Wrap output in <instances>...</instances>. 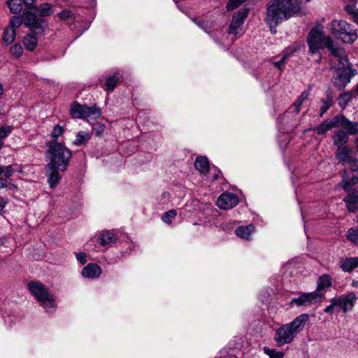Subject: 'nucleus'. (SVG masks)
Masks as SVG:
<instances>
[{
	"mask_svg": "<svg viewBox=\"0 0 358 358\" xmlns=\"http://www.w3.org/2000/svg\"><path fill=\"white\" fill-rule=\"evenodd\" d=\"M301 6L299 0H270L266 6L265 22L272 33L276 32V27L282 21L299 14Z\"/></svg>",
	"mask_w": 358,
	"mask_h": 358,
	"instance_id": "nucleus-1",
	"label": "nucleus"
},
{
	"mask_svg": "<svg viewBox=\"0 0 358 358\" xmlns=\"http://www.w3.org/2000/svg\"><path fill=\"white\" fill-rule=\"evenodd\" d=\"M309 316L304 313L297 316L293 321L285 324L277 329L274 334V341L278 346H282L291 343L297 334L305 327L308 321Z\"/></svg>",
	"mask_w": 358,
	"mask_h": 358,
	"instance_id": "nucleus-2",
	"label": "nucleus"
},
{
	"mask_svg": "<svg viewBox=\"0 0 358 358\" xmlns=\"http://www.w3.org/2000/svg\"><path fill=\"white\" fill-rule=\"evenodd\" d=\"M46 145L49 149L45 152V155L50 159L47 169L66 170L72 156L71 151L64 144L58 142L48 141Z\"/></svg>",
	"mask_w": 358,
	"mask_h": 358,
	"instance_id": "nucleus-3",
	"label": "nucleus"
},
{
	"mask_svg": "<svg viewBox=\"0 0 358 358\" xmlns=\"http://www.w3.org/2000/svg\"><path fill=\"white\" fill-rule=\"evenodd\" d=\"M27 287L34 298L40 302L46 312L52 313L55 310L57 304L52 295L50 294L48 289L41 282L31 281Z\"/></svg>",
	"mask_w": 358,
	"mask_h": 358,
	"instance_id": "nucleus-4",
	"label": "nucleus"
},
{
	"mask_svg": "<svg viewBox=\"0 0 358 358\" xmlns=\"http://www.w3.org/2000/svg\"><path fill=\"white\" fill-rule=\"evenodd\" d=\"M331 69L334 70L335 75L333 78L334 85L338 89H343L350 82L352 78L357 74V71L352 69L350 64L347 65L336 66L332 62Z\"/></svg>",
	"mask_w": 358,
	"mask_h": 358,
	"instance_id": "nucleus-5",
	"label": "nucleus"
},
{
	"mask_svg": "<svg viewBox=\"0 0 358 358\" xmlns=\"http://www.w3.org/2000/svg\"><path fill=\"white\" fill-rule=\"evenodd\" d=\"M331 29V33L338 36L344 43H353L357 38L356 29L344 20H333Z\"/></svg>",
	"mask_w": 358,
	"mask_h": 358,
	"instance_id": "nucleus-6",
	"label": "nucleus"
},
{
	"mask_svg": "<svg viewBox=\"0 0 358 358\" xmlns=\"http://www.w3.org/2000/svg\"><path fill=\"white\" fill-rule=\"evenodd\" d=\"M24 15V24L29 28L31 34L36 36H43L48 29V23L41 17H38L36 13L31 11V9H25L23 12Z\"/></svg>",
	"mask_w": 358,
	"mask_h": 358,
	"instance_id": "nucleus-7",
	"label": "nucleus"
},
{
	"mask_svg": "<svg viewBox=\"0 0 358 358\" xmlns=\"http://www.w3.org/2000/svg\"><path fill=\"white\" fill-rule=\"evenodd\" d=\"M71 114L74 118L96 120L101 115V110L98 107L94 106L92 107L78 103H73L71 108Z\"/></svg>",
	"mask_w": 358,
	"mask_h": 358,
	"instance_id": "nucleus-8",
	"label": "nucleus"
},
{
	"mask_svg": "<svg viewBox=\"0 0 358 358\" xmlns=\"http://www.w3.org/2000/svg\"><path fill=\"white\" fill-rule=\"evenodd\" d=\"M328 38H331V37L326 36L322 31L313 28L308 34L307 40L309 52L311 54H315L320 49L324 47L327 48Z\"/></svg>",
	"mask_w": 358,
	"mask_h": 358,
	"instance_id": "nucleus-9",
	"label": "nucleus"
},
{
	"mask_svg": "<svg viewBox=\"0 0 358 358\" xmlns=\"http://www.w3.org/2000/svg\"><path fill=\"white\" fill-rule=\"evenodd\" d=\"M327 43V48L330 51L331 55L334 57V59L331 61V65L333 62L336 63V66H343V65L349 64L346 52L344 49L335 47L331 38H328Z\"/></svg>",
	"mask_w": 358,
	"mask_h": 358,
	"instance_id": "nucleus-10",
	"label": "nucleus"
},
{
	"mask_svg": "<svg viewBox=\"0 0 358 358\" xmlns=\"http://www.w3.org/2000/svg\"><path fill=\"white\" fill-rule=\"evenodd\" d=\"M322 294L317 292L304 293L298 298H294L290 301L292 306H307L320 301Z\"/></svg>",
	"mask_w": 358,
	"mask_h": 358,
	"instance_id": "nucleus-11",
	"label": "nucleus"
},
{
	"mask_svg": "<svg viewBox=\"0 0 358 358\" xmlns=\"http://www.w3.org/2000/svg\"><path fill=\"white\" fill-rule=\"evenodd\" d=\"M357 300L356 294L354 292L343 294L338 297L332 298L330 301L334 304L338 305L343 312L346 313L351 310Z\"/></svg>",
	"mask_w": 358,
	"mask_h": 358,
	"instance_id": "nucleus-12",
	"label": "nucleus"
},
{
	"mask_svg": "<svg viewBox=\"0 0 358 358\" xmlns=\"http://www.w3.org/2000/svg\"><path fill=\"white\" fill-rule=\"evenodd\" d=\"M310 92V90L303 91L299 97L289 106L287 112L279 118V120L281 122L285 121L289 115H292V116L297 115L301 110L302 103L309 97Z\"/></svg>",
	"mask_w": 358,
	"mask_h": 358,
	"instance_id": "nucleus-13",
	"label": "nucleus"
},
{
	"mask_svg": "<svg viewBox=\"0 0 358 358\" xmlns=\"http://www.w3.org/2000/svg\"><path fill=\"white\" fill-rule=\"evenodd\" d=\"M238 203V196L231 192L222 193L217 200V206L224 210L234 208Z\"/></svg>",
	"mask_w": 358,
	"mask_h": 358,
	"instance_id": "nucleus-14",
	"label": "nucleus"
},
{
	"mask_svg": "<svg viewBox=\"0 0 358 358\" xmlns=\"http://www.w3.org/2000/svg\"><path fill=\"white\" fill-rule=\"evenodd\" d=\"M336 118H338V127H342L346 130L347 134L354 135L358 133V124L356 122H352L348 120L343 115H336Z\"/></svg>",
	"mask_w": 358,
	"mask_h": 358,
	"instance_id": "nucleus-15",
	"label": "nucleus"
},
{
	"mask_svg": "<svg viewBox=\"0 0 358 358\" xmlns=\"http://www.w3.org/2000/svg\"><path fill=\"white\" fill-rule=\"evenodd\" d=\"M352 171H356L357 174L353 176L351 180L343 181L342 186L345 191L348 192L351 185H355L358 180V159L353 157L348 163Z\"/></svg>",
	"mask_w": 358,
	"mask_h": 358,
	"instance_id": "nucleus-16",
	"label": "nucleus"
},
{
	"mask_svg": "<svg viewBox=\"0 0 358 358\" xmlns=\"http://www.w3.org/2000/svg\"><path fill=\"white\" fill-rule=\"evenodd\" d=\"M81 274L84 278H96L101 275V268L97 264L90 263L83 268Z\"/></svg>",
	"mask_w": 358,
	"mask_h": 358,
	"instance_id": "nucleus-17",
	"label": "nucleus"
},
{
	"mask_svg": "<svg viewBox=\"0 0 358 358\" xmlns=\"http://www.w3.org/2000/svg\"><path fill=\"white\" fill-rule=\"evenodd\" d=\"M353 157L352 150L349 146H344V148L336 150V158L343 165L347 164Z\"/></svg>",
	"mask_w": 358,
	"mask_h": 358,
	"instance_id": "nucleus-18",
	"label": "nucleus"
},
{
	"mask_svg": "<svg viewBox=\"0 0 358 358\" xmlns=\"http://www.w3.org/2000/svg\"><path fill=\"white\" fill-rule=\"evenodd\" d=\"M33 13H36L41 18L50 16L54 13L53 6L48 2L40 3L38 6H32Z\"/></svg>",
	"mask_w": 358,
	"mask_h": 358,
	"instance_id": "nucleus-19",
	"label": "nucleus"
},
{
	"mask_svg": "<svg viewBox=\"0 0 358 358\" xmlns=\"http://www.w3.org/2000/svg\"><path fill=\"white\" fill-rule=\"evenodd\" d=\"M339 266L345 272H351L358 267V257L341 258L339 260Z\"/></svg>",
	"mask_w": 358,
	"mask_h": 358,
	"instance_id": "nucleus-20",
	"label": "nucleus"
},
{
	"mask_svg": "<svg viewBox=\"0 0 358 358\" xmlns=\"http://www.w3.org/2000/svg\"><path fill=\"white\" fill-rule=\"evenodd\" d=\"M334 145L338 148L347 146L346 143L349 141V136L343 130H338L332 136Z\"/></svg>",
	"mask_w": 358,
	"mask_h": 358,
	"instance_id": "nucleus-21",
	"label": "nucleus"
},
{
	"mask_svg": "<svg viewBox=\"0 0 358 358\" xmlns=\"http://www.w3.org/2000/svg\"><path fill=\"white\" fill-rule=\"evenodd\" d=\"M337 122L338 118H336V116L330 120L324 121L316 128L317 134L323 135L331 129L338 127Z\"/></svg>",
	"mask_w": 358,
	"mask_h": 358,
	"instance_id": "nucleus-22",
	"label": "nucleus"
},
{
	"mask_svg": "<svg viewBox=\"0 0 358 358\" xmlns=\"http://www.w3.org/2000/svg\"><path fill=\"white\" fill-rule=\"evenodd\" d=\"M255 231V226L253 224H248L247 226H240L236 228V234L241 238L250 241L251 235Z\"/></svg>",
	"mask_w": 358,
	"mask_h": 358,
	"instance_id": "nucleus-23",
	"label": "nucleus"
},
{
	"mask_svg": "<svg viewBox=\"0 0 358 358\" xmlns=\"http://www.w3.org/2000/svg\"><path fill=\"white\" fill-rule=\"evenodd\" d=\"M343 201L346 203L348 211L355 213L358 209V192H354L349 194Z\"/></svg>",
	"mask_w": 358,
	"mask_h": 358,
	"instance_id": "nucleus-24",
	"label": "nucleus"
},
{
	"mask_svg": "<svg viewBox=\"0 0 358 358\" xmlns=\"http://www.w3.org/2000/svg\"><path fill=\"white\" fill-rule=\"evenodd\" d=\"M343 2L345 10L353 17L356 23H358V9L356 8L358 0H343Z\"/></svg>",
	"mask_w": 358,
	"mask_h": 358,
	"instance_id": "nucleus-25",
	"label": "nucleus"
},
{
	"mask_svg": "<svg viewBox=\"0 0 358 358\" xmlns=\"http://www.w3.org/2000/svg\"><path fill=\"white\" fill-rule=\"evenodd\" d=\"M59 169H48V182L51 188H53L59 183L61 176L59 173Z\"/></svg>",
	"mask_w": 358,
	"mask_h": 358,
	"instance_id": "nucleus-26",
	"label": "nucleus"
},
{
	"mask_svg": "<svg viewBox=\"0 0 358 358\" xmlns=\"http://www.w3.org/2000/svg\"><path fill=\"white\" fill-rule=\"evenodd\" d=\"M117 239L115 234L110 231H105L100 234L98 241L101 245H106L114 243Z\"/></svg>",
	"mask_w": 358,
	"mask_h": 358,
	"instance_id": "nucleus-27",
	"label": "nucleus"
},
{
	"mask_svg": "<svg viewBox=\"0 0 358 358\" xmlns=\"http://www.w3.org/2000/svg\"><path fill=\"white\" fill-rule=\"evenodd\" d=\"M194 167L201 173H206L209 170V162L206 157H198L194 162Z\"/></svg>",
	"mask_w": 358,
	"mask_h": 358,
	"instance_id": "nucleus-28",
	"label": "nucleus"
},
{
	"mask_svg": "<svg viewBox=\"0 0 358 358\" xmlns=\"http://www.w3.org/2000/svg\"><path fill=\"white\" fill-rule=\"evenodd\" d=\"M38 36L30 33L24 37L23 44L27 50H34L35 49L38 43Z\"/></svg>",
	"mask_w": 358,
	"mask_h": 358,
	"instance_id": "nucleus-29",
	"label": "nucleus"
},
{
	"mask_svg": "<svg viewBox=\"0 0 358 358\" xmlns=\"http://www.w3.org/2000/svg\"><path fill=\"white\" fill-rule=\"evenodd\" d=\"M90 138L91 135L89 132L80 131L76 134V139L73 141V144L80 146L87 143Z\"/></svg>",
	"mask_w": 358,
	"mask_h": 358,
	"instance_id": "nucleus-30",
	"label": "nucleus"
},
{
	"mask_svg": "<svg viewBox=\"0 0 358 358\" xmlns=\"http://www.w3.org/2000/svg\"><path fill=\"white\" fill-rule=\"evenodd\" d=\"M10 13L13 14H19L22 10V0H7L6 2Z\"/></svg>",
	"mask_w": 358,
	"mask_h": 358,
	"instance_id": "nucleus-31",
	"label": "nucleus"
},
{
	"mask_svg": "<svg viewBox=\"0 0 358 358\" xmlns=\"http://www.w3.org/2000/svg\"><path fill=\"white\" fill-rule=\"evenodd\" d=\"M322 106L320 110V116H322L327 110L332 106L333 97L330 94H327L326 97L321 100Z\"/></svg>",
	"mask_w": 358,
	"mask_h": 358,
	"instance_id": "nucleus-32",
	"label": "nucleus"
},
{
	"mask_svg": "<svg viewBox=\"0 0 358 358\" xmlns=\"http://www.w3.org/2000/svg\"><path fill=\"white\" fill-rule=\"evenodd\" d=\"M331 285V279L329 275L320 276L317 282V289H324Z\"/></svg>",
	"mask_w": 358,
	"mask_h": 358,
	"instance_id": "nucleus-33",
	"label": "nucleus"
},
{
	"mask_svg": "<svg viewBox=\"0 0 358 358\" xmlns=\"http://www.w3.org/2000/svg\"><path fill=\"white\" fill-rule=\"evenodd\" d=\"M15 38V30L12 27H8L3 33V41L6 43L9 44L13 42Z\"/></svg>",
	"mask_w": 358,
	"mask_h": 358,
	"instance_id": "nucleus-34",
	"label": "nucleus"
},
{
	"mask_svg": "<svg viewBox=\"0 0 358 358\" xmlns=\"http://www.w3.org/2000/svg\"><path fill=\"white\" fill-rule=\"evenodd\" d=\"M352 95L350 92H347L341 94L338 99V103L342 108H344L348 103L351 101Z\"/></svg>",
	"mask_w": 358,
	"mask_h": 358,
	"instance_id": "nucleus-35",
	"label": "nucleus"
},
{
	"mask_svg": "<svg viewBox=\"0 0 358 358\" xmlns=\"http://www.w3.org/2000/svg\"><path fill=\"white\" fill-rule=\"evenodd\" d=\"M348 240L355 244H358V227L350 228L346 234Z\"/></svg>",
	"mask_w": 358,
	"mask_h": 358,
	"instance_id": "nucleus-36",
	"label": "nucleus"
},
{
	"mask_svg": "<svg viewBox=\"0 0 358 358\" xmlns=\"http://www.w3.org/2000/svg\"><path fill=\"white\" fill-rule=\"evenodd\" d=\"M248 15V10L246 8H242L234 15L232 20L236 21V22H240L243 24L244 20L247 17Z\"/></svg>",
	"mask_w": 358,
	"mask_h": 358,
	"instance_id": "nucleus-37",
	"label": "nucleus"
},
{
	"mask_svg": "<svg viewBox=\"0 0 358 358\" xmlns=\"http://www.w3.org/2000/svg\"><path fill=\"white\" fill-rule=\"evenodd\" d=\"M24 22V15H15L13 16L10 20L9 27H12L15 30L16 28L20 27Z\"/></svg>",
	"mask_w": 358,
	"mask_h": 358,
	"instance_id": "nucleus-38",
	"label": "nucleus"
},
{
	"mask_svg": "<svg viewBox=\"0 0 358 358\" xmlns=\"http://www.w3.org/2000/svg\"><path fill=\"white\" fill-rule=\"evenodd\" d=\"M242 25L240 22L232 20L229 26V33L234 36L240 34L242 31Z\"/></svg>",
	"mask_w": 358,
	"mask_h": 358,
	"instance_id": "nucleus-39",
	"label": "nucleus"
},
{
	"mask_svg": "<svg viewBox=\"0 0 358 358\" xmlns=\"http://www.w3.org/2000/svg\"><path fill=\"white\" fill-rule=\"evenodd\" d=\"M119 82V78L116 76H110L108 77L105 83L106 90H113L116 87L117 83Z\"/></svg>",
	"mask_w": 358,
	"mask_h": 358,
	"instance_id": "nucleus-40",
	"label": "nucleus"
},
{
	"mask_svg": "<svg viewBox=\"0 0 358 358\" xmlns=\"http://www.w3.org/2000/svg\"><path fill=\"white\" fill-rule=\"evenodd\" d=\"M194 22L204 31L209 32L213 27V22H205L201 19H194Z\"/></svg>",
	"mask_w": 358,
	"mask_h": 358,
	"instance_id": "nucleus-41",
	"label": "nucleus"
},
{
	"mask_svg": "<svg viewBox=\"0 0 358 358\" xmlns=\"http://www.w3.org/2000/svg\"><path fill=\"white\" fill-rule=\"evenodd\" d=\"M264 352L269 357V358H283L284 354L281 352L276 351L274 349H270L267 347L264 348Z\"/></svg>",
	"mask_w": 358,
	"mask_h": 358,
	"instance_id": "nucleus-42",
	"label": "nucleus"
},
{
	"mask_svg": "<svg viewBox=\"0 0 358 358\" xmlns=\"http://www.w3.org/2000/svg\"><path fill=\"white\" fill-rule=\"evenodd\" d=\"M176 215L177 211L174 209H172L166 212L162 217V220L164 222L170 224L172 222L171 219L176 217Z\"/></svg>",
	"mask_w": 358,
	"mask_h": 358,
	"instance_id": "nucleus-43",
	"label": "nucleus"
},
{
	"mask_svg": "<svg viewBox=\"0 0 358 358\" xmlns=\"http://www.w3.org/2000/svg\"><path fill=\"white\" fill-rule=\"evenodd\" d=\"M57 15L61 20L64 21L68 19L74 18L73 11L69 9H64L58 13Z\"/></svg>",
	"mask_w": 358,
	"mask_h": 358,
	"instance_id": "nucleus-44",
	"label": "nucleus"
},
{
	"mask_svg": "<svg viewBox=\"0 0 358 358\" xmlns=\"http://www.w3.org/2000/svg\"><path fill=\"white\" fill-rule=\"evenodd\" d=\"M246 1L247 0H230L227 6V8L229 10H232Z\"/></svg>",
	"mask_w": 358,
	"mask_h": 358,
	"instance_id": "nucleus-45",
	"label": "nucleus"
},
{
	"mask_svg": "<svg viewBox=\"0 0 358 358\" xmlns=\"http://www.w3.org/2000/svg\"><path fill=\"white\" fill-rule=\"evenodd\" d=\"M62 133L63 128L59 125H56L51 133V136L54 138L52 141L56 142V140L58 138L59 136L62 134Z\"/></svg>",
	"mask_w": 358,
	"mask_h": 358,
	"instance_id": "nucleus-46",
	"label": "nucleus"
},
{
	"mask_svg": "<svg viewBox=\"0 0 358 358\" xmlns=\"http://www.w3.org/2000/svg\"><path fill=\"white\" fill-rule=\"evenodd\" d=\"M10 52L13 55L18 57L22 53V48L20 44H15L10 48Z\"/></svg>",
	"mask_w": 358,
	"mask_h": 358,
	"instance_id": "nucleus-47",
	"label": "nucleus"
},
{
	"mask_svg": "<svg viewBox=\"0 0 358 358\" xmlns=\"http://www.w3.org/2000/svg\"><path fill=\"white\" fill-rule=\"evenodd\" d=\"M289 56V54H285L282 57L278 62L273 63L275 66H276L278 69L282 70V67L286 62L287 58Z\"/></svg>",
	"mask_w": 358,
	"mask_h": 358,
	"instance_id": "nucleus-48",
	"label": "nucleus"
},
{
	"mask_svg": "<svg viewBox=\"0 0 358 358\" xmlns=\"http://www.w3.org/2000/svg\"><path fill=\"white\" fill-rule=\"evenodd\" d=\"M13 169L11 165L1 167V175L3 174L6 178H9L12 176Z\"/></svg>",
	"mask_w": 358,
	"mask_h": 358,
	"instance_id": "nucleus-49",
	"label": "nucleus"
},
{
	"mask_svg": "<svg viewBox=\"0 0 358 358\" xmlns=\"http://www.w3.org/2000/svg\"><path fill=\"white\" fill-rule=\"evenodd\" d=\"M12 130L13 127L11 126L1 127V138L6 137Z\"/></svg>",
	"mask_w": 358,
	"mask_h": 358,
	"instance_id": "nucleus-50",
	"label": "nucleus"
},
{
	"mask_svg": "<svg viewBox=\"0 0 358 358\" xmlns=\"http://www.w3.org/2000/svg\"><path fill=\"white\" fill-rule=\"evenodd\" d=\"M76 259L81 264H85L87 262V257L84 252L77 253Z\"/></svg>",
	"mask_w": 358,
	"mask_h": 358,
	"instance_id": "nucleus-51",
	"label": "nucleus"
},
{
	"mask_svg": "<svg viewBox=\"0 0 358 358\" xmlns=\"http://www.w3.org/2000/svg\"><path fill=\"white\" fill-rule=\"evenodd\" d=\"M24 5L27 6L26 9H31V11L33 12L32 6H35L34 5V0H22Z\"/></svg>",
	"mask_w": 358,
	"mask_h": 358,
	"instance_id": "nucleus-52",
	"label": "nucleus"
},
{
	"mask_svg": "<svg viewBox=\"0 0 358 358\" xmlns=\"http://www.w3.org/2000/svg\"><path fill=\"white\" fill-rule=\"evenodd\" d=\"M336 306L338 307V305L336 304H334L333 303H331V305L327 306L325 308H324V312L325 313H332L333 310H334V308Z\"/></svg>",
	"mask_w": 358,
	"mask_h": 358,
	"instance_id": "nucleus-53",
	"label": "nucleus"
},
{
	"mask_svg": "<svg viewBox=\"0 0 358 358\" xmlns=\"http://www.w3.org/2000/svg\"><path fill=\"white\" fill-rule=\"evenodd\" d=\"M355 144L357 151L358 152V135H357V137L355 140Z\"/></svg>",
	"mask_w": 358,
	"mask_h": 358,
	"instance_id": "nucleus-54",
	"label": "nucleus"
},
{
	"mask_svg": "<svg viewBox=\"0 0 358 358\" xmlns=\"http://www.w3.org/2000/svg\"><path fill=\"white\" fill-rule=\"evenodd\" d=\"M1 188H2V187H8L7 184L3 182V179H2V178H1Z\"/></svg>",
	"mask_w": 358,
	"mask_h": 358,
	"instance_id": "nucleus-55",
	"label": "nucleus"
},
{
	"mask_svg": "<svg viewBox=\"0 0 358 358\" xmlns=\"http://www.w3.org/2000/svg\"><path fill=\"white\" fill-rule=\"evenodd\" d=\"M218 173H220V171H218V173H216L213 176V180H216V179H217V178H218V176H219Z\"/></svg>",
	"mask_w": 358,
	"mask_h": 358,
	"instance_id": "nucleus-56",
	"label": "nucleus"
},
{
	"mask_svg": "<svg viewBox=\"0 0 358 358\" xmlns=\"http://www.w3.org/2000/svg\"><path fill=\"white\" fill-rule=\"evenodd\" d=\"M352 285H353L354 287H357V286H358V282H357V281H353V282H352Z\"/></svg>",
	"mask_w": 358,
	"mask_h": 358,
	"instance_id": "nucleus-57",
	"label": "nucleus"
},
{
	"mask_svg": "<svg viewBox=\"0 0 358 358\" xmlns=\"http://www.w3.org/2000/svg\"><path fill=\"white\" fill-rule=\"evenodd\" d=\"M355 91L358 93V84L357 85L355 89Z\"/></svg>",
	"mask_w": 358,
	"mask_h": 358,
	"instance_id": "nucleus-58",
	"label": "nucleus"
},
{
	"mask_svg": "<svg viewBox=\"0 0 358 358\" xmlns=\"http://www.w3.org/2000/svg\"><path fill=\"white\" fill-rule=\"evenodd\" d=\"M99 134H100V132H99V131H96V136H99Z\"/></svg>",
	"mask_w": 358,
	"mask_h": 358,
	"instance_id": "nucleus-59",
	"label": "nucleus"
},
{
	"mask_svg": "<svg viewBox=\"0 0 358 358\" xmlns=\"http://www.w3.org/2000/svg\"><path fill=\"white\" fill-rule=\"evenodd\" d=\"M311 0H306V2H310Z\"/></svg>",
	"mask_w": 358,
	"mask_h": 358,
	"instance_id": "nucleus-60",
	"label": "nucleus"
},
{
	"mask_svg": "<svg viewBox=\"0 0 358 358\" xmlns=\"http://www.w3.org/2000/svg\"><path fill=\"white\" fill-rule=\"evenodd\" d=\"M357 220H358V215H357Z\"/></svg>",
	"mask_w": 358,
	"mask_h": 358,
	"instance_id": "nucleus-61",
	"label": "nucleus"
}]
</instances>
